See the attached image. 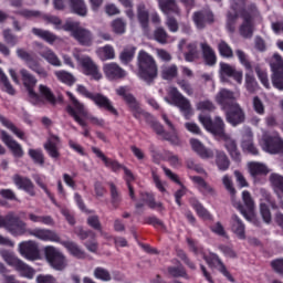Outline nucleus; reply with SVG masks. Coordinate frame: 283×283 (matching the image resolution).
Returning a JSON list of instances; mask_svg holds the SVG:
<instances>
[{"label": "nucleus", "instance_id": "60", "mask_svg": "<svg viewBox=\"0 0 283 283\" xmlns=\"http://www.w3.org/2000/svg\"><path fill=\"white\" fill-rule=\"evenodd\" d=\"M153 39L157 41V43H161V45H165V43H168L167 39V31L163 28H157L154 32Z\"/></svg>", "mask_w": 283, "mask_h": 283}, {"label": "nucleus", "instance_id": "1", "mask_svg": "<svg viewBox=\"0 0 283 283\" xmlns=\"http://www.w3.org/2000/svg\"><path fill=\"white\" fill-rule=\"evenodd\" d=\"M199 122L205 127V129H207V132L212 134V136L224 140L226 148L228 149L230 156L234 160H240V151H238V145L235 144V140L231 138V136L224 133V122L222 120V118L216 117L214 123H212L210 116L200 114Z\"/></svg>", "mask_w": 283, "mask_h": 283}, {"label": "nucleus", "instance_id": "31", "mask_svg": "<svg viewBox=\"0 0 283 283\" xmlns=\"http://www.w3.org/2000/svg\"><path fill=\"white\" fill-rule=\"evenodd\" d=\"M192 20L196 28L198 30H202L207 23H213V13H211V11L196 12Z\"/></svg>", "mask_w": 283, "mask_h": 283}, {"label": "nucleus", "instance_id": "64", "mask_svg": "<svg viewBox=\"0 0 283 283\" xmlns=\"http://www.w3.org/2000/svg\"><path fill=\"white\" fill-rule=\"evenodd\" d=\"M36 283H59L52 274H39L35 279Z\"/></svg>", "mask_w": 283, "mask_h": 283}, {"label": "nucleus", "instance_id": "62", "mask_svg": "<svg viewBox=\"0 0 283 283\" xmlns=\"http://www.w3.org/2000/svg\"><path fill=\"white\" fill-rule=\"evenodd\" d=\"M3 39L8 45L14 46L19 43V38L17 35L12 34V31L4 30L3 31Z\"/></svg>", "mask_w": 283, "mask_h": 283}, {"label": "nucleus", "instance_id": "9", "mask_svg": "<svg viewBox=\"0 0 283 283\" xmlns=\"http://www.w3.org/2000/svg\"><path fill=\"white\" fill-rule=\"evenodd\" d=\"M0 229H7L12 235H24L28 233V224L21 221L13 212L3 218L0 214Z\"/></svg>", "mask_w": 283, "mask_h": 283}, {"label": "nucleus", "instance_id": "37", "mask_svg": "<svg viewBox=\"0 0 283 283\" xmlns=\"http://www.w3.org/2000/svg\"><path fill=\"white\" fill-rule=\"evenodd\" d=\"M159 9L164 14H180L176 0H158Z\"/></svg>", "mask_w": 283, "mask_h": 283}, {"label": "nucleus", "instance_id": "56", "mask_svg": "<svg viewBox=\"0 0 283 283\" xmlns=\"http://www.w3.org/2000/svg\"><path fill=\"white\" fill-rule=\"evenodd\" d=\"M0 83L3 92H7V94L14 95V87H12V84H10L8 76L6 75V73H3V70L1 69H0Z\"/></svg>", "mask_w": 283, "mask_h": 283}, {"label": "nucleus", "instance_id": "6", "mask_svg": "<svg viewBox=\"0 0 283 283\" xmlns=\"http://www.w3.org/2000/svg\"><path fill=\"white\" fill-rule=\"evenodd\" d=\"M167 93L168 95L165 97V101L168 103V105H175V107H178L186 119L193 116V109H191L189 99L182 96V94L178 92V88L169 86Z\"/></svg>", "mask_w": 283, "mask_h": 283}, {"label": "nucleus", "instance_id": "63", "mask_svg": "<svg viewBox=\"0 0 283 283\" xmlns=\"http://www.w3.org/2000/svg\"><path fill=\"white\" fill-rule=\"evenodd\" d=\"M29 156L38 165H43V153L39 149H29Z\"/></svg>", "mask_w": 283, "mask_h": 283}, {"label": "nucleus", "instance_id": "21", "mask_svg": "<svg viewBox=\"0 0 283 283\" xmlns=\"http://www.w3.org/2000/svg\"><path fill=\"white\" fill-rule=\"evenodd\" d=\"M103 72L108 81H118V78H125L127 76V71L114 62L105 63L103 65Z\"/></svg>", "mask_w": 283, "mask_h": 283}, {"label": "nucleus", "instance_id": "46", "mask_svg": "<svg viewBox=\"0 0 283 283\" xmlns=\"http://www.w3.org/2000/svg\"><path fill=\"white\" fill-rule=\"evenodd\" d=\"M201 50L203 52V59L207 65H216L217 57H216V52H213V49H211L209 44L202 43Z\"/></svg>", "mask_w": 283, "mask_h": 283}, {"label": "nucleus", "instance_id": "2", "mask_svg": "<svg viewBox=\"0 0 283 283\" xmlns=\"http://www.w3.org/2000/svg\"><path fill=\"white\" fill-rule=\"evenodd\" d=\"M44 19L45 21H48V23L54 25L55 30H65V32H71L72 36L80 45H85L86 48H90V45H92V43L94 42V35L92 34V31L82 28L81 23L76 21L66 20L64 24H61V19L54 15H45Z\"/></svg>", "mask_w": 283, "mask_h": 283}, {"label": "nucleus", "instance_id": "10", "mask_svg": "<svg viewBox=\"0 0 283 283\" xmlns=\"http://www.w3.org/2000/svg\"><path fill=\"white\" fill-rule=\"evenodd\" d=\"M259 144L266 154H280V151H283V140L280 138L277 132H263L259 138Z\"/></svg>", "mask_w": 283, "mask_h": 283}, {"label": "nucleus", "instance_id": "25", "mask_svg": "<svg viewBox=\"0 0 283 283\" xmlns=\"http://www.w3.org/2000/svg\"><path fill=\"white\" fill-rule=\"evenodd\" d=\"M91 101H93V103L97 107H101L102 109H106V112H109L114 116H118V111H116V108L114 107V104H112V101L107 96L101 93H96V94H93V97H91Z\"/></svg>", "mask_w": 283, "mask_h": 283}, {"label": "nucleus", "instance_id": "19", "mask_svg": "<svg viewBox=\"0 0 283 283\" xmlns=\"http://www.w3.org/2000/svg\"><path fill=\"white\" fill-rule=\"evenodd\" d=\"M17 55L19 56V59H21L22 61H25L28 67L30 70H32V72H35V74L40 75L41 78H46L48 76V71H45V69H43L39 62H36L34 60V57H32V55L30 53H28V51L23 50V49H18L17 50Z\"/></svg>", "mask_w": 283, "mask_h": 283}, {"label": "nucleus", "instance_id": "52", "mask_svg": "<svg viewBox=\"0 0 283 283\" xmlns=\"http://www.w3.org/2000/svg\"><path fill=\"white\" fill-rule=\"evenodd\" d=\"M270 180L274 187L275 193H277V196H283V177L279 174H272Z\"/></svg>", "mask_w": 283, "mask_h": 283}, {"label": "nucleus", "instance_id": "26", "mask_svg": "<svg viewBox=\"0 0 283 283\" xmlns=\"http://www.w3.org/2000/svg\"><path fill=\"white\" fill-rule=\"evenodd\" d=\"M227 120L233 127L244 123V112L240 108V105L232 104L227 112Z\"/></svg>", "mask_w": 283, "mask_h": 283}, {"label": "nucleus", "instance_id": "7", "mask_svg": "<svg viewBox=\"0 0 283 283\" xmlns=\"http://www.w3.org/2000/svg\"><path fill=\"white\" fill-rule=\"evenodd\" d=\"M0 255L4 260V262H7V264H9L10 266H14L22 277H27L28 280H32L34 277L36 273L34 269L17 258V255H14V252L1 249Z\"/></svg>", "mask_w": 283, "mask_h": 283}, {"label": "nucleus", "instance_id": "5", "mask_svg": "<svg viewBox=\"0 0 283 283\" xmlns=\"http://www.w3.org/2000/svg\"><path fill=\"white\" fill-rule=\"evenodd\" d=\"M138 76L146 83H149L158 74V66L151 55L145 51L138 54Z\"/></svg>", "mask_w": 283, "mask_h": 283}, {"label": "nucleus", "instance_id": "20", "mask_svg": "<svg viewBox=\"0 0 283 283\" xmlns=\"http://www.w3.org/2000/svg\"><path fill=\"white\" fill-rule=\"evenodd\" d=\"M219 74L222 83H227L229 78H233V81H237L239 85H242L243 73L242 71L235 70V66L233 65L221 62Z\"/></svg>", "mask_w": 283, "mask_h": 283}, {"label": "nucleus", "instance_id": "30", "mask_svg": "<svg viewBox=\"0 0 283 283\" xmlns=\"http://www.w3.org/2000/svg\"><path fill=\"white\" fill-rule=\"evenodd\" d=\"M190 147L203 160H209L210 158H213V155H214L213 150L205 147V144H202V142H200L199 139L191 138L190 139Z\"/></svg>", "mask_w": 283, "mask_h": 283}, {"label": "nucleus", "instance_id": "28", "mask_svg": "<svg viewBox=\"0 0 283 283\" xmlns=\"http://www.w3.org/2000/svg\"><path fill=\"white\" fill-rule=\"evenodd\" d=\"M235 95L233 92L222 88L216 96V101L219 105H221L222 109H229L232 104H237L234 102Z\"/></svg>", "mask_w": 283, "mask_h": 283}, {"label": "nucleus", "instance_id": "14", "mask_svg": "<svg viewBox=\"0 0 283 283\" xmlns=\"http://www.w3.org/2000/svg\"><path fill=\"white\" fill-rule=\"evenodd\" d=\"M259 17L258 9L253 7L250 10L241 12L242 24L240 27V34L245 39L253 36V21Z\"/></svg>", "mask_w": 283, "mask_h": 283}, {"label": "nucleus", "instance_id": "13", "mask_svg": "<svg viewBox=\"0 0 283 283\" xmlns=\"http://www.w3.org/2000/svg\"><path fill=\"white\" fill-rule=\"evenodd\" d=\"M18 251L24 260L34 262L35 260H41V250L39 249V243L36 241H22L18 245Z\"/></svg>", "mask_w": 283, "mask_h": 283}, {"label": "nucleus", "instance_id": "11", "mask_svg": "<svg viewBox=\"0 0 283 283\" xmlns=\"http://www.w3.org/2000/svg\"><path fill=\"white\" fill-rule=\"evenodd\" d=\"M116 95L124 98L136 118H138L139 120L143 118H147V113L143 111V108L136 101V97L129 93V88L127 86H120L116 88Z\"/></svg>", "mask_w": 283, "mask_h": 283}, {"label": "nucleus", "instance_id": "22", "mask_svg": "<svg viewBox=\"0 0 283 283\" xmlns=\"http://www.w3.org/2000/svg\"><path fill=\"white\" fill-rule=\"evenodd\" d=\"M241 149L244 154H252L258 156V148L253 144V132L249 127H244L241 137Z\"/></svg>", "mask_w": 283, "mask_h": 283}, {"label": "nucleus", "instance_id": "38", "mask_svg": "<svg viewBox=\"0 0 283 283\" xmlns=\"http://www.w3.org/2000/svg\"><path fill=\"white\" fill-rule=\"evenodd\" d=\"M190 180L198 187V189L203 193V196H213L216 190L211 187L205 179L198 176H191Z\"/></svg>", "mask_w": 283, "mask_h": 283}, {"label": "nucleus", "instance_id": "53", "mask_svg": "<svg viewBox=\"0 0 283 283\" xmlns=\"http://www.w3.org/2000/svg\"><path fill=\"white\" fill-rule=\"evenodd\" d=\"M32 32L33 34H35V36H39L40 39H43V41H46V43L52 44L54 43V41H56V35H54L50 31L33 29Z\"/></svg>", "mask_w": 283, "mask_h": 283}, {"label": "nucleus", "instance_id": "27", "mask_svg": "<svg viewBox=\"0 0 283 283\" xmlns=\"http://www.w3.org/2000/svg\"><path fill=\"white\" fill-rule=\"evenodd\" d=\"M30 235L36 238L38 240H42V242H59V234L52 230L48 229H34L29 231Z\"/></svg>", "mask_w": 283, "mask_h": 283}, {"label": "nucleus", "instance_id": "49", "mask_svg": "<svg viewBox=\"0 0 283 283\" xmlns=\"http://www.w3.org/2000/svg\"><path fill=\"white\" fill-rule=\"evenodd\" d=\"M238 10H240V4L238 7H232L231 11H229L227 17V30L229 32L235 31V20L238 19Z\"/></svg>", "mask_w": 283, "mask_h": 283}, {"label": "nucleus", "instance_id": "39", "mask_svg": "<svg viewBox=\"0 0 283 283\" xmlns=\"http://www.w3.org/2000/svg\"><path fill=\"white\" fill-rule=\"evenodd\" d=\"M70 8L78 17H87V4L85 0H69Z\"/></svg>", "mask_w": 283, "mask_h": 283}, {"label": "nucleus", "instance_id": "29", "mask_svg": "<svg viewBox=\"0 0 283 283\" xmlns=\"http://www.w3.org/2000/svg\"><path fill=\"white\" fill-rule=\"evenodd\" d=\"M1 140L7 145V147L12 151L15 158H21L23 156V148L17 140H14L6 130L1 132Z\"/></svg>", "mask_w": 283, "mask_h": 283}, {"label": "nucleus", "instance_id": "12", "mask_svg": "<svg viewBox=\"0 0 283 283\" xmlns=\"http://www.w3.org/2000/svg\"><path fill=\"white\" fill-rule=\"evenodd\" d=\"M242 200L245 209L232 197L233 207H235V209H238V211H240V213H242V216L248 219L249 222H255V202L253 201L251 193L244 190L242 192Z\"/></svg>", "mask_w": 283, "mask_h": 283}, {"label": "nucleus", "instance_id": "41", "mask_svg": "<svg viewBox=\"0 0 283 283\" xmlns=\"http://www.w3.org/2000/svg\"><path fill=\"white\" fill-rule=\"evenodd\" d=\"M96 54L101 61H112L116 59V51L114 50V46L109 44L97 49Z\"/></svg>", "mask_w": 283, "mask_h": 283}, {"label": "nucleus", "instance_id": "16", "mask_svg": "<svg viewBox=\"0 0 283 283\" xmlns=\"http://www.w3.org/2000/svg\"><path fill=\"white\" fill-rule=\"evenodd\" d=\"M163 120L168 126L170 134L165 133V128H163V125H160V123H158V122L154 123V125H153L155 132L157 134H159V136H163V138H165L166 140H169L170 143H172V145H179L180 139L178 138V133H176V127L174 126L171 120H169V117H167L164 114Z\"/></svg>", "mask_w": 283, "mask_h": 283}, {"label": "nucleus", "instance_id": "24", "mask_svg": "<svg viewBox=\"0 0 283 283\" xmlns=\"http://www.w3.org/2000/svg\"><path fill=\"white\" fill-rule=\"evenodd\" d=\"M203 260H206L207 264L211 266L212 269H218L220 273L224 275L230 282H233V276L227 271V268H224V264H222V261L218 258V255L213 253L203 254Z\"/></svg>", "mask_w": 283, "mask_h": 283}, {"label": "nucleus", "instance_id": "33", "mask_svg": "<svg viewBox=\"0 0 283 283\" xmlns=\"http://www.w3.org/2000/svg\"><path fill=\"white\" fill-rule=\"evenodd\" d=\"M13 182L18 189H22L29 193V196H34V185L30 179L15 175L13 176Z\"/></svg>", "mask_w": 283, "mask_h": 283}, {"label": "nucleus", "instance_id": "47", "mask_svg": "<svg viewBox=\"0 0 283 283\" xmlns=\"http://www.w3.org/2000/svg\"><path fill=\"white\" fill-rule=\"evenodd\" d=\"M135 54H136L135 46H126L119 54L120 63H123V65H128V63H132V61H134Z\"/></svg>", "mask_w": 283, "mask_h": 283}, {"label": "nucleus", "instance_id": "17", "mask_svg": "<svg viewBox=\"0 0 283 283\" xmlns=\"http://www.w3.org/2000/svg\"><path fill=\"white\" fill-rule=\"evenodd\" d=\"M20 74L22 76L24 86L28 88L30 102L33 105H41V97L32 90V87L36 85V77L24 69L20 71Z\"/></svg>", "mask_w": 283, "mask_h": 283}, {"label": "nucleus", "instance_id": "58", "mask_svg": "<svg viewBox=\"0 0 283 283\" xmlns=\"http://www.w3.org/2000/svg\"><path fill=\"white\" fill-rule=\"evenodd\" d=\"M94 277L96 280H101L102 282H109L112 280V274H109V271L103 268H96L94 270Z\"/></svg>", "mask_w": 283, "mask_h": 283}, {"label": "nucleus", "instance_id": "18", "mask_svg": "<svg viewBox=\"0 0 283 283\" xmlns=\"http://www.w3.org/2000/svg\"><path fill=\"white\" fill-rule=\"evenodd\" d=\"M237 56L240 63H242L244 67L249 70V72L245 74V88L248 90V92L253 94V92L258 90V82H255V77H253L251 63H249V60L247 59V54H244L241 50H237Z\"/></svg>", "mask_w": 283, "mask_h": 283}, {"label": "nucleus", "instance_id": "50", "mask_svg": "<svg viewBox=\"0 0 283 283\" xmlns=\"http://www.w3.org/2000/svg\"><path fill=\"white\" fill-rule=\"evenodd\" d=\"M161 76L166 81H171V78H176V76H178V66H176V64L164 65L161 67Z\"/></svg>", "mask_w": 283, "mask_h": 283}, {"label": "nucleus", "instance_id": "3", "mask_svg": "<svg viewBox=\"0 0 283 283\" xmlns=\"http://www.w3.org/2000/svg\"><path fill=\"white\" fill-rule=\"evenodd\" d=\"M66 96H69L71 101V105L67 108L69 114L73 116L74 120L78 123V125H81L82 127H85V118L87 120H91L93 125H101V126L105 125V120H103V118L90 116L87 114V109L85 108V105L78 102V99L74 97V94H72L71 92H66Z\"/></svg>", "mask_w": 283, "mask_h": 283}, {"label": "nucleus", "instance_id": "36", "mask_svg": "<svg viewBox=\"0 0 283 283\" xmlns=\"http://www.w3.org/2000/svg\"><path fill=\"white\" fill-rule=\"evenodd\" d=\"M40 55L44 61L49 62L50 65H53V67H62L63 65V62H61V59H59V55H56L52 49L45 48L40 52Z\"/></svg>", "mask_w": 283, "mask_h": 283}, {"label": "nucleus", "instance_id": "45", "mask_svg": "<svg viewBox=\"0 0 283 283\" xmlns=\"http://www.w3.org/2000/svg\"><path fill=\"white\" fill-rule=\"evenodd\" d=\"M231 229L240 240H244V223L238 218V216H233L231 220Z\"/></svg>", "mask_w": 283, "mask_h": 283}, {"label": "nucleus", "instance_id": "32", "mask_svg": "<svg viewBox=\"0 0 283 283\" xmlns=\"http://www.w3.org/2000/svg\"><path fill=\"white\" fill-rule=\"evenodd\" d=\"M248 171L256 180L259 176H266L269 174V167L260 161H250L248 163Z\"/></svg>", "mask_w": 283, "mask_h": 283}, {"label": "nucleus", "instance_id": "43", "mask_svg": "<svg viewBox=\"0 0 283 283\" xmlns=\"http://www.w3.org/2000/svg\"><path fill=\"white\" fill-rule=\"evenodd\" d=\"M111 30L114 34L123 35L127 32V21L123 18H116L111 22Z\"/></svg>", "mask_w": 283, "mask_h": 283}, {"label": "nucleus", "instance_id": "59", "mask_svg": "<svg viewBox=\"0 0 283 283\" xmlns=\"http://www.w3.org/2000/svg\"><path fill=\"white\" fill-rule=\"evenodd\" d=\"M39 93H40V96H42V98H45V101H48L49 103H54L55 101L54 94L52 93V90H50V87L43 84H40Z\"/></svg>", "mask_w": 283, "mask_h": 283}, {"label": "nucleus", "instance_id": "15", "mask_svg": "<svg viewBox=\"0 0 283 283\" xmlns=\"http://www.w3.org/2000/svg\"><path fill=\"white\" fill-rule=\"evenodd\" d=\"M270 65L273 72L272 83L276 90H283V60L282 55L274 53L270 61Z\"/></svg>", "mask_w": 283, "mask_h": 283}, {"label": "nucleus", "instance_id": "48", "mask_svg": "<svg viewBox=\"0 0 283 283\" xmlns=\"http://www.w3.org/2000/svg\"><path fill=\"white\" fill-rule=\"evenodd\" d=\"M191 206L199 216V218H202V220H212L211 213H209V210L199 203L198 200L191 199Z\"/></svg>", "mask_w": 283, "mask_h": 283}, {"label": "nucleus", "instance_id": "23", "mask_svg": "<svg viewBox=\"0 0 283 283\" xmlns=\"http://www.w3.org/2000/svg\"><path fill=\"white\" fill-rule=\"evenodd\" d=\"M269 207L275 209V203H273V201L271 200V195H269L266 191H262L260 198V213L268 224L269 222H271V210L269 209Z\"/></svg>", "mask_w": 283, "mask_h": 283}, {"label": "nucleus", "instance_id": "57", "mask_svg": "<svg viewBox=\"0 0 283 283\" xmlns=\"http://www.w3.org/2000/svg\"><path fill=\"white\" fill-rule=\"evenodd\" d=\"M198 45L196 43H189L187 44L188 52L185 55L186 61L188 63H191L192 61H196L198 59Z\"/></svg>", "mask_w": 283, "mask_h": 283}, {"label": "nucleus", "instance_id": "4", "mask_svg": "<svg viewBox=\"0 0 283 283\" xmlns=\"http://www.w3.org/2000/svg\"><path fill=\"white\" fill-rule=\"evenodd\" d=\"M73 57L77 63V69L84 76H88L92 81L103 80V73L98 64L90 55H81L78 52L73 51Z\"/></svg>", "mask_w": 283, "mask_h": 283}, {"label": "nucleus", "instance_id": "42", "mask_svg": "<svg viewBox=\"0 0 283 283\" xmlns=\"http://www.w3.org/2000/svg\"><path fill=\"white\" fill-rule=\"evenodd\" d=\"M0 123L3 125V127H7L14 136L20 138V140H25V133L23 130L19 129L12 122L8 120L3 115H0Z\"/></svg>", "mask_w": 283, "mask_h": 283}, {"label": "nucleus", "instance_id": "8", "mask_svg": "<svg viewBox=\"0 0 283 283\" xmlns=\"http://www.w3.org/2000/svg\"><path fill=\"white\" fill-rule=\"evenodd\" d=\"M45 260L54 271H65L67 269V256L54 245H46L43 249Z\"/></svg>", "mask_w": 283, "mask_h": 283}, {"label": "nucleus", "instance_id": "61", "mask_svg": "<svg viewBox=\"0 0 283 283\" xmlns=\"http://www.w3.org/2000/svg\"><path fill=\"white\" fill-rule=\"evenodd\" d=\"M218 50H219V53L224 59H231V56H233V50H231V46H229V44H227V42L224 41L219 42Z\"/></svg>", "mask_w": 283, "mask_h": 283}, {"label": "nucleus", "instance_id": "54", "mask_svg": "<svg viewBox=\"0 0 283 283\" xmlns=\"http://www.w3.org/2000/svg\"><path fill=\"white\" fill-rule=\"evenodd\" d=\"M216 163L220 171H227L229 169V158L223 151H217Z\"/></svg>", "mask_w": 283, "mask_h": 283}, {"label": "nucleus", "instance_id": "55", "mask_svg": "<svg viewBox=\"0 0 283 283\" xmlns=\"http://www.w3.org/2000/svg\"><path fill=\"white\" fill-rule=\"evenodd\" d=\"M31 222H38L39 224H45L46 227H52L54 220L50 216H36L34 213L29 214Z\"/></svg>", "mask_w": 283, "mask_h": 283}, {"label": "nucleus", "instance_id": "51", "mask_svg": "<svg viewBox=\"0 0 283 283\" xmlns=\"http://www.w3.org/2000/svg\"><path fill=\"white\" fill-rule=\"evenodd\" d=\"M137 17L140 25L147 28V24L149 23V12L145 9L144 3L137 6Z\"/></svg>", "mask_w": 283, "mask_h": 283}, {"label": "nucleus", "instance_id": "44", "mask_svg": "<svg viewBox=\"0 0 283 283\" xmlns=\"http://www.w3.org/2000/svg\"><path fill=\"white\" fill-rule=\"evenodd\" d=\"M54 75L56 76L57 81L64 83V85H74V83H76V77L65 70L55 71Z\"/></svg>", "mask_w": 283, "mask_h": 283}, {"label": "nucleus", "instance_id": "40", "mask_svg": "<svg viewBox=\"0 0 283 283\" xmlns=\"http://www.w3.org/2000/svg\"><path fill=\"white\" fill-rule=\"evenodd\" d=\"M61 244L71 255H73V258H77L78 260L85 258V252L76 243L72 241H63Z\"/></svg>", "mask_w": 283, "mask_h": 283}, {"label": "nucleus", "instance_id": "34", "mask_svg": "<svg viewBox=\"0 0 283 283\" xmlns=\"http://www.w3.org/2000/svg\"><path fill=\"white\" fill-rule=\"evenodd\" d=\"M59 143H61V139L56 135H51L48 139V142L44 144V149H46L49 156L51 158H59L61 154H59Z\"/></svg>", "mask_w": 283, "mask_h": 283}, {"label": "nucleus", "instance_id": "35", "mask_svg": "<svg viewBox=\"0 0 283 283\" xmlns=\"http://www.w3.org/2000/svg\"><path fill=\"white\" fill-rule=\"evenodd\" d=\"M92 151L95 154V156H97V158H101L105 167H107L108 169H112L113 171H118L119 169H123V166L118 164V161L107 158L105 154L101 151V149L93 147Z\"/></svg>", "mask_w": 283, "mask_h": 283}]
</instances>
